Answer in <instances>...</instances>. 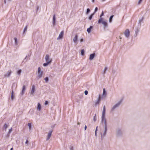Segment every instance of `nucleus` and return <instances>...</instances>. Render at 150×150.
<instances>
[{
	"label": "nucleus",
	"instance_id": "obj_8",
	"mask_svg": "<svg viewBox=\"0 0 150 150\" xmlns=\"http://www.w3.org/2000/svg\"><path fill=\"white\" fill-rule=\"evenodd\" d=\"M64 34V32L63 31H62L59 34L58 37L57 38V39L58 40H59L62 39L63 37Z\"/></svg>",
	"mask_w": 150,
	"mask_h": 150
},
{
	"label": "nucleus",
	"instance_id": "obj_24",
	"mask_svg": "<svg viewBox=\"0 0 150 150\" xmlns=\"http://www.w3.org/2000/svg\"><path fill=\"white\" fill-rule=\"evenodd\" d=\"M94 13H93L92 14H91L89 16V20H91L92 18V17L94 15Z\"/></svg>",
	"mask_w": 150,
	"mask_h": 150
},
{
	"label": "nucleus",
	"instance_id": "obj_44",
	"mask_svg": "<svg viewBox=\"0 0 150 150\" xmlns=\"http://www.w3.org/2000/svg\"><path fill=\"white\" fill-rule=\"evenodd\" d=\"M48 103V102L47 101H46L45 102V105H47Z\"/></svg>",
	"mask_w": 150,
	"mask_h": 150
},
{
	"label": "nucleus",
	"instance_id": "obj_17",
	"mask_svg": "<svg viewBox=\"0 0 150 150\" xmlns=\"http://www.w3.org/2000/svg\"><path fill=\"white\" fill-rule=\"evenodd\" d=\"M101 22L102 23V24L103 25L104 28H105L107 26L108 24L106 21H103L102 20Z\"/></svg>",
	"mask_w": 150,
	"mask_h": 150
},
{
	"label": "nucleus",
	"instance_id": "obj_27",
	"mask_svg": "<svg viewBox=\"0 0 150 150\" xmlns=\"http://www.w3.org/2000/svg\"><path fill=\"white\" fill-rule=\"evenodd\" d=\"M4 128L5 129V131H6V129L8 127V125H6V124H5L4 126Z\"/></svg>",
	"mask_w": 150,
	"mask_h": 150
},
{
	"label": "nucleus",
	"instance_id": "obj_53",
	"mask_svg": "<svg viewBox=\"0 0 150 150\" xmlns=\"http://www.w3.org/2000/svg\"><path fill=\"white\" fill-rule=\"evenodd\" d=\"M105 0H102V1L103 2L105 1Z\"/></svg>",
	"mask_w": 150,
	"mask_h": 150
},
{
	"label": "nucleus",
	"instance_id": "obj_5",
	"mask_svg": "<svg viewBox=\"0 0 150 150\" xmlns=\"http://www.w3.org/2000/svg\"><path fill=\"white\" fill-rule=\"evenodd\" d=\"M123 132V130L121 128H118L116 130V134L118 136L121 135Z\"/></svg>",
	"mask_w": 150,
	"mask_h": 150
},
{
	"label": "nucleus",
	"instance_id": "obj_28",
	"mask_svg": "<svg viewBox=\"0 0 150 150\" xmlns=\"http://www.w3.org/2000/svg\"><path fill=\"white\" fill-rule=\"evenodd\" d=\"M50 64V63L46 62L45 63L43 64V65L44 67H46V66H47Z\"/></svg>",
	"mask_w": 150,
	"mask_h": 150
},
{
	"label": "nucleus",
	"instance_id": "obj_26",
	"mask_svg": "<svg viewBox=\"0 0 150 150\" xmlns=\"http://www.w3.org/2000/svg\"><path fill=\"white\" fill-rule=\"evenodd\" d=\"M28 126L29 127L30 130L31 129V123H28Z\"/></svg>",
	"mask_w": 150,
	"mask_h": 150
},
{
	"label": "nucleus",
	"instance_id": "obj_40",
	"mask_svg": "<svg viewBox=\"0 0 150 150\" xmlns=\"http://www.w3.org/2000/svg\"><path fill=\"white\" fill-rule=\"evenodd\" d=\"M142 1V0H139V1L138 2V4H140L141 3Z\"/></svg>",
	"mask_w": 150,
	"mask_h": 150
},
{
	"label": "nucleus",
	"instance_id": "obj_10",
	"mask_svg": "<svg viewBox=\"0 0 150 150\" xmlns=\"http://www.w3.org/2000/svg\"><path fill=\"white\" fill-rule=\"evenodd\" d=\"M11 73V70H8L7 72L4 75L5 77H9Z\"/></svg>",
	"mask_w": 150,
	"mask_h": 150
},
{
	"label": "nucleus",
	"instance_id": "obj_39",
	"mask_svg": "<svg viewBox=\"0 0 150 150\" xmlns=\"http://www.w3.org/2000/svg\"><path fill=\"white\" fill-rule=\"evenodd\" d=\"M93 120L94 121H95L96 120V115H95L94 117Z\"/></svg>",
	"mask_w": 150,
	"mask_h": 150
},
{
	"label": "nucleus",
	"instance_id": "obj_1",
	"mask_svg": "<svg viewBox=\"0 0 150 150\" xmlns=\"http://www.w3.org/2000/svg\"><path fill=\"white\" fill-rule=\"evenodd\" d=\"M101 124L104 127V129L101 132V138L102 139L105 136L107 130V122H101Z\"/></svg>",
	"mask_w": 150,
	"mask_h": 150
},
{
	"label": "nucleus",
	"instance_id": "obj_18",
	"mask_svg": "<svg viewBox=\"0 0 150 150\" xmlns=\"http://www.w3.org/2000/svg\"><path fill=\"white\" fill-rule=\"evenodd\" d=\"M37 108V109L38 111H40L41 110V106L40 103H38Z\"/></svg>",
	"mask_w": 150,
	"mask_h": 150
},
{
	"label": "nucleus",
	"instance_id": "obj_9",
	"mask_svg": "<svg viewBox=\"0 0 150 150\" xmlns=\"http://www.w3.org/2000/svg\"><path fill=\"white\" fill-rule=\"evenodd\" d=\"M35 86L33 85L32 86V89L30 92V94L32 95V96H34V93L35 91Z\"/></svg>",
	"mask_w": 150,
	"mask_h": 150
},
{
	"label": "nucleus",
	"instance_id": "obj_33",
	"mask_svg": "<svg viewBox=\"0 0 150 150\" xmlns=\"http://www.w3.org/2000/svg\"><path fill=\"white\" fill-rule=\"evenodd\" d=\"M143 18H141L140 19L139 21V23L140 24V25H141V23L143 21Z\"/></svg>",
	"mask_w": 150,
	"mask_h": 150
},
{
	"label": "nucleus",
	"instance_id": "obj_34",
	"mask_svg": "<svg viewBox=\"0 0 150 150\" xmlns=\"http://www.w3.org/2000/svg\"><path fill=\"white\" fill-rule=\"evenodd\" d=\"M21 70H19L17 72V73L18 75H20L21 73Z\"/></svg>",
	"mask_w": 150,
	"mask_h": 150
},
{
	"label": "nucleus",
	"instance_id": "obj_45",
	"mask_svg": "<svg viewBox=\"0 0 150 150\" xmlns=\"http://www.w3.org/2000/svg\"><path fill=\"white\" fill-rule=\"evenodd\" d=\"M83 38H81L80 39V41L81 42H83Z\"/></svg>",
	"mask_w": 150,
	"mask_h": 150
},
{
	"label": "nucleus",
	"instance_id": "obj_25",
	"mask_svg": "<svg viewBox=\"0 0 150 150\" xmlns=\"http://www.w3.org/2000/svg\"><path fill=\"white\" fill-rule=\"evenodd\" d=\"M113 16H114L113 15H112V16H110V18H109V22L110 23H111L112 22V18H113Z\"/></svg>",
	"mask_w": 150,
	"mask_h": 150
},
{
	"label": "nucleus",
	"instance_id": "obj_43",
	"mask_svg": "<svg viewBox=\"0 0 150 150\" xmlns=\"http://www.w3.org/2000/svg\"><path fill=\"white\" fill-rule=\"evenodd\" d=\"M97 128H98V126H97L96 127V130H95V135L96 136V131H97Z\"/></svg>",
	"mask_w": 150,
	"mask_h": 150
},
{
	"label": "nucleus",
	"instance_id": "obj_22",
	"mask_svg": "<svg viewBox=\"0 0 150 150\" xmlns=\"http://www.w3.org/2000/svg\"><path fill=\"white\" fill-rule=\"evenodd\" d=\"M108 69V68L107 67H105L104 70L103 71V74H104L106 73V71Z\"/></svg>",
	"mask_w": 150,
	"mask_h": 150
},
{
	"label": "nucleus",
	"instance_id": "obj_16",
	"mask_svg": "<svg viewBox=\"0 0 150 150\" xmlns=\"http://www.w3.org/2000/svg\"><path fill=\"white\" fill-rule=\"evenodd\" d=\"M25 85H24L22 89L21 92V94H22V95H23L24 94L25 91Z\"/></svg>",
	"mask_w": 150,
	"mask_h": 150
},
{
	"label": "nucleus",
	"instance_id": "obj_23",
	"mask_svg": "<svg viewBox=\"0 0 150 150\" xmlns=\"http://www.w3.org/2000/svg\"><path fill=\"white\" fill-rule=\"evenodd\" d=\"M139 30L138 29H137L136 30H135V34L134 35V36L135 37H136L137 36V35L139 33Z\"/></svg>",
	"mask_w": 150,
	"mask_h": 150
},
{
	"label": "nucleus",
	"instance_id": "obj_6",
	"mask_svg": "<svg viewBox=\"0 0 150 150\" xmlns=\"http://www.w3.org/2000/svg\"><path fill=\"white\" fill-rule=\"evenodd\" d=\"M45 61L50 63H51L52 62V59H51L48 54L46 55L45 58Z\"/></svg>",
	"mask_w": 150,
	"mask_h": 150
},
{
	"label": "nucleus",
	"instance_id": "obj_7",
	"mask_svg": "<svg viewBox=\"0 0 150 150\" xmlns=\"http://www.w3.org/2000/svg\"><path fill=\"white\" fill-rule=\"evenodd\" d=\"M124 34L125 37L127 38L129 37L130 35V32L129 29H127L124 32Z\"/></svg>",
	"mask_w": 150,
	"mask_h": 150
},
{
	"label": "nucleus",
	"instance_id": "obj_21",
	"mask_svg": "<svg viewBox=\"0 0 150 150\" xmlns=\"http://www.w3.org/2000/svg\"><path fill=\"white\" fill-rule=\"evenodd\" d=\"M14 98V96L13 95V90L12 91V92L11 93V98L12 100H13Z\"/></svg>",
	"mask_w": 150,
	"mask_h": 150
},
{
	"label": "nucleus",
	"instance_id": "obj_54",
	"mask_svg": "<svg viewBox=\"0 0 150 150\" xmlns=\"http://www.w3.org/2000/svg\"><path fill=\"white\" fill-rule=\"evenodd\" d=\"M26 57H27L25 58L24 60H25L26 59Z\"/></svg>",
	"mask_w": 150,
	"mask_h": 150
},
{
	"label": "nucleus",
	"instance_id": "obj_46",
	"mask_svg": "<svg viewBox=\"0 0 150 150\" xmlns=\"http://www.w3.org/2000/svg\"><path fill=\"white\" fill-rule=\"evenodd\" d=\"M28 143V140H26L25 142V144H27Z\"/></svg>",
	"mask_w": 150,
	"mask_h": 150
},
{
	"label": "nucleus",
	"instance_id": "obj_4",
	"mask_svg": "<svg viewBox=\"0 0 150 150\" xmlns=\"http://www.w3.org/2000/svg\"><path fill=\"white\" fill-rule=\"evenodd\" d=\"M38 73L37 78L39 79L42 77V75L43 72L41 71L40 67H39L38 68Z\"/></svg>",
	"mask_w": 150,
	"mask_h": 150
},
{
	"label": "nucleus",
	"instance_id": "obj_42",
	"mask_svg": "<svg viewBox=\"0 0 150 150\" xmlns=\"http://www.w3.org/2000/svg\"><path fill=\"white\" fill-rule=\"evenodd\" d=\"M84 93L86 95H87L88 94V92L87 91H84Z\"/></svg>",
	"mask_w": 150,
	"mask_h": 150
},
{
	"label": "nucleus",
	"instance_id": "obj_52",
	"mask_svg": "<svg viewBox=\"0 0 150 150\" xmlns=\"http://www.w3.org/2000/svg\"><path fill=\"white\" fill-rule=\"evenodd\" d=\"M92 0V2H94V0Z\"/></svg>",
	"mask_w": 150,
	"mask_h": 150
},
{
	"label": "nucleus",
	"instance_id": "obj_14",
	"mask_svg": "<svg viewBox=\"0 0 150 150\" xmlns=\"http://www.w3.org/2000/svg\"><path fill=\"white\" fill-rule=\"evenodd\" d=\"M52 131H50L48 133L47 136V138L46 139L47 140H48L50 138L52 134Z\"/></svg>",
	"mask_w": 150,
	"mask_h": 150
},
{
	"label": "nucleus",
	"instance_id": "obj_2",
	"mask_svg": "<svg viewBox=\"0 0 150 150\" xmlns=\"http://www.w3.org/2000/svg\"><path fill=\"white\" fill-rule=\"evenodd\" d=\"M105 107L104 105L103 107V110L102 112V115L101 117V122H107L105 117Z\"/></svg>",
	"mask_w": 150,
	"mask_h": 150
},
{
	"label": "nucleus",
	"instance_id": "obj_12",
	"mask_svg": "<svg viewBox=\"0 0 150 150\" xmlns=\"http://www.w3.org/2000/svg\"><path fill=\"white\" fill-rule=\"evenodd\" d=\"M78 36L77 34L75 35L73 39V41L74 43H76L77 41Z\"/></svg>",
	"mask_w": 150,
	"mask_h": 150
},
{
	"label": "nucleus",
	"instance_id": "obj_29",
	"mask_svg": "<svg viewBox=\"0 0 150 150\" xmlns=\"http://www.w3.org/2000/svg\"><path fill=\"white\" fill-rule=\"evenodd\" d=\"M14 40H15V44L16 45H17L18 44V41H17V38H14Z\"/></svg>",
	"mask_w": 150,
	"mask_h": 150
},
{
	"label": "nucleus",
	"instance_id": "obj_13",
	"mask_svg": "<svg viewBox=\"0 0 150 150\" xmlns=\"http://www.w3.org/2000/svg\"><path fill=\"white\" fill-rule=\"evenodd\" d=\"M100 95H99L97 99L96 102H95V105H98L99 104L100 102Z\"/></svg>",
	"mask_w": 150,
	"mask_h": 150
},
{
	"label": "nucleus",
	"instance_id": "obj_48",
	"mask_svg": "<svg viewBox=\"0 0 150 150\" xmlns=\"http://www.w3.org/2000/svg\"><path fill=\"white\" fill-rule=\"evenodd\" d=\"M38 8H39V7H38V6H37V11L38 10Z\"/></svg>",
	"mask_w": 150,
	"mask_h": 150
},
{
	"label": "nucleus",
	"instance_id": "obj_50",
	"mask_svg": "<svg viewBox=\"0 0 150 150\" xmlns=\"http://www.w3.org/2000/svg\"><path fill=\"white\" fill-rule=\"evenodd\" d=\"M80 123H81L80 122H78V123H77L78 125H80Z\"/></svg>",
	"mask_w": 150,
	"mask_h": 150
},
{
	"label": "nucleus",
	"instance_id": "obj_35",
	"mask_svg": "<svg viewBox=\"0 0 150 150\" xmlns=\"http://www.w3.org/2000/svg\"><path fill=\"white\" fill-rule=\"evenodd\" d=\"M46 82H47L49 80V79L48 77H46L44 79Z\"/></svg>",
	"mask_w": 150,
	"mask_h": 150
},
{
	"label": "nucleus",
	"instance_id": "obj_30",
	"mask_svg": "<svg viewBox=\"0 0 150 150\" xmlns=\"http://www.w3.org/2000/svg\"><path fill=\"white\" fill-rule=\"evenodd\" d=\"M90 10L89 8H87L86 11V14H88V13L90 12Z\"/></svg>",
	"mask_w": 150,
	"mask_h": 150
},
{
	"label": "nucleus",
	"instance_id": "obj_47",
	"mask_svg": "<svg viewBox=\"0 0 150 150\" xmlns=\"http://www.w3.org/2000/svg\"><path fill=\"white\" fill-rule=\"evenodd\" d=\"M86 129H87V126L86 125L85 126V127H84L85 130H86Z\"/></svg>",
	"mask_w": 150,
	"mask_h": 150
},
{
	"label": "nucleus",
	"instance_id": "obj_37",
	"mask_svg": "<svg viewBox=\"0 0 150 150\" xmlns=\"http://www.w3.org/2000/svg\"><path fill=\"white\" fill-rule=\"evenodd\" d=\"M12 128H11L9 129V131H8V133L10 134L11 133L12 131Z\"/></svg>",
	"mask_w": 150,
	"mask_h": 150
},
{
	"label": "nucleus",
	"instance_id": "obj_20",
	"mask_svg": "<svg viewBox=\"0 0 150 150\" xmlns=\"http://www.w3.org/2000/svg\"><path fill=\"white\" fill-rule=\"evenodd\" d=\"M93 27L91 26L89 28H87V31L89 33H90L91 31V29Z\"/></svg>",
	"mask_w": 150,
	"mask_h": 150
},
{
	"label": "nucleus",
	"instance_id": "obj_55",
	"mask_svg": "<svg viewBox=\"0 0 150 150\" xmlns=\"http://www.w3.org/2000/svg\"><path fill=\"white\" fill-rule=\"evenodd\" d=\"M8 1H11V0H8Z\"/></svg>",
	"mask_w": 150,
	"mask_h": 150
},
{
	"label": "nucleus",
	"instance_id": "obj_19",
	"mask_svg": "<svg viewBox=\"0 0 150 150\" xmlns=\"http://www.w3.org/2000/svg\"><path fill=\"white\" fill-rule=\"evenodd\" d=\"M95 56V54L93 53L90 55L89 59L90 60H92L94 58Z\"/></svg>",
	"mask_w": 150,
	"mask_h": 150
},
{
	"label": "nucleus",
	"instance_id": "obj_3",
	"mask_svg": "<svg viewBox=\"0 0 150 150\" xmlns=\"http://www.w3.org/2000/svg\"><path fill=\"white\" fill-rule=\"evenodd\" d=\"M122 100L121 99L119 100L117 103L114 105L111 108V111L112 112L114 111L115 109L118 108L122 103Z\"/></svg>",
	"mask_w": 150,
	"mask_h": 150
},
{
	"label": "nucleus",
	"instance_id": "obj_15",
	"mask_svg": "<svg viewBox=\"0 0 150 150\" xmlns=\"http://www.w3.org/2000/svg\"><path fill=\"white\" fill-rule=\"evenodd\" d=\"M52 24L53 26L56 25V18L55 15H54L53 18Z\"/></svg>",
	"mask_w": 150,
	"mask_h": 150
},
{
	"label": "nucleus",
	"instance_id": "obj_36",
	"mask_svg": "<svg viewBox=\"0 0 150 150\" xmlns=\"http://www.w3.org/2000/svg\"><path fill=\"white\" fill-rule=\"evenodd\" d=\"M84 50H81V54L82 55H83L84 54Z\"/></svg>",
	"mask_w": 150,
	"mask_h": 150
},
{
	"label": "nucleus",
	"instance_id": "obj_38",
	"mask_svg": "<svg viewBox=\"0 0 150 150\" xmlns=\"http://www.w3.org/2000/svg\"><path fill=\"white\" fill-rule=\"evenodd\" d=\"M70 150H73V147L72 146H70L69 147Z\"/></svg>",
	"mask_w": 150,
	"mask_h": 150
},
{
	"label": "nucleus",
	"instance_id": "obj_51",
	"mask_svg": "<svg viewBox=\"0 0 150 150\" xmlns=\"http://www.w3.org/2000/svg\"><path fill=\"white\" fill-rule=\"evenodd\" d=\"M10 150H13V148H12Z\"/></svg>",
	"mask_w": 150,
	"mask_h": 150
},
{
	"label": "nucleus",
	"instance_id": "obj_49",
	"mask_svg": "<svg viewBox=\"0 0 150 150\" xmlns=\"http://www.w3.org/2000/svg\"><path fill=\"white\" fill-rule=\"evenodd\" d=\"M4 2L5 4H6V0H4Z\"/></svg>",
	"mask_w": 150,
	"mask_h": 150
},
{
	"label": "nucleus",
	"instance_id": "obj_31",
	"mask_svg": "<svg viewBox=\"0 0 150 150\" xmlns=\"http://www.w3.org/2000/svg\"><path fill=\"white\" fill-rule=\"evenodd\" d=\"M27 26H26L24 28L23 31V33H24L25 32L27 31Z\"/></svg>",
	"mask_w": 150,
	"mask_h": 150
},
{
	"label": "nucleus",
	"instance_id": "obj_41",
	"mask_svg": "<svg viewBox=\"0 0 150 150\" xmlns=\"http://www.w3.org/2000/svg\"><path fill=\"white\" fill-rule=\"evenodd\" d=\"M98 8L97 7H96L94 11V13H96L98 10Z\"/></svg>",
	"mask_w": 150,
	"mask_h": 150
},
{
	"label": "nucleus",
	"instance_id": "obj_11",
	"mask_svg": "<svg viewBox=\"0 0 150 150\" xmlns=\"http://www.w3.org/2000/svg\"><path fill=\"white\" fill-rule=\"evenodd\" d=\"M104 15V13L103 11H102V13L101 14L100 16V18L99 19V20L98 21V23H101V21L103 20V18L101 17L102 16H103Z\"/></svg>",
	"mask_w": 150,
	"mask_h": 150
},
{
	"label": "nucleus",
	"instance_id": "obj_32",
	"mask_svg": "<svg viewBox=\"0 0 150 150\" xmlns=\"http://www.w3.org/2000/svg\"><path fill=\"white\" fill-rule=\"evenodd\" d=\"M106 94V92L105 88L103 89V95L104 96Z\"/></svg>",
	"mask_w": 150,
	"mask_h": 150
}]
</instances>
